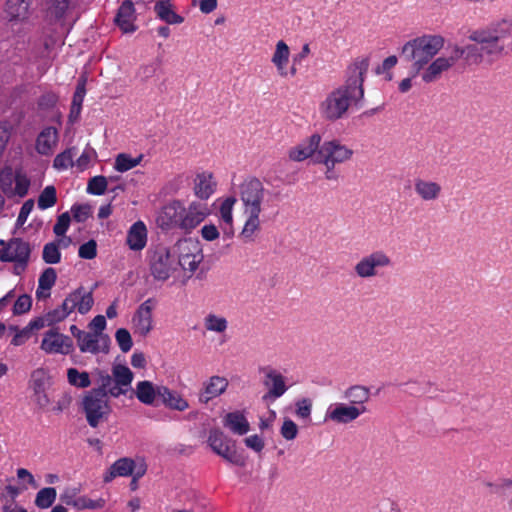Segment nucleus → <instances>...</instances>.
Masks as SVG:
<instances>
[{
    "mask_svg": "<svg viewBox=\"0 0 512 512\" xmlns=\"http://www.w3.org/2000/svg\"><path fill=\"white\" fill-rule=\"evenodd\" d=\"M512 34V19H501L490 23L486 27L472 30L468 39L478 44L484 58L492 63L495 58L504 52V45L500 40Z\"/></svg>",
    "mask_w": 512,
    "mask_h": 512,
    "instance_id": "nucleus-1",
    "label": "nucleus"
},
{
    "mask_svg": "<svg viewBox=\"0 0 512 512\" xmlns=\"http://www.w3.org/2000/svg\"><path fill=\"white\" fill-rule=\"evenodd\" d=\"M445 43L441 35H423L404 44L402 56L413 62V76H416L430 60L443 48Z\"/></svg>",
    "mask_w": 512,
    "mask_h": 512,
    "instance_id": "nucleus-2",
    "label": "nucleus"
},
{
    "mask_svg": "<svg viewBox=\"0 0 512 512\" xmlns=\"http://www.w3.org/2000/svg\"><path fill=\"white\" fill-rule=\"evenodd\" d=\"M361 100L340 86L332 89L319 103L320 117L327 122H336L345 118L351 107Z\"/></svg>",
    "mask_w": 512,
    "mask_h": 512,
    "instance_id": "nucleus-3",
    "label": "nucleus"
},
{
    "mask_svg": "<svg viewBox=\"0 0 512 512\" xmlns=\"http://www.w3.org/2000/svg\"><path fill=\"white\" fill-rule=\"evenodd\" d=\"M93 304L92 291H86L84 287H79L72 291L59 307L45 314L48 326L63 321L75 310L84 315L91 310Z\"/></svg>",
    "mask_w": 512,
    "mask_h": 512,
    "instance_id": "nucleus-4",
    "label": "nucleus"
},
{
    "mask_svg": "<svg viewBox=\"0 0 512 512\" xmlns=\"http://www.w3.org/2000/svg\"><path fill=\"white\" fill-rule=\"evenodd\" d=\"M269 191L263 182L255 176L246 177L238 186V195L243 212H262V204Z\"/></svg>",
    "mask_w": 512,
    "mask_h": 512,
    "instance_id": "nucleus-5",
    "label": "nucleus"
},
{
    "mask_svg": "<svg viewBox=\"0 0 512 512\" xmlns=\"http://www.w3.org/2000/svg\"><path fill=\"white\" fill-rule=\"evenodd\" d=\"M83 411L87 423L96 428L100 423L107 421L111 414V406L108 396L100 393V390H90L82 401Z\"/></svg>",
    "mask_w": 512,
    "mask_h": 512,
    "instance_id": "nucleus-6",
    "label": "nucleus"
},
{
    "mask_svg": "<svg viewBox=\"0 0 512 512\" xmlns=\"http://www.w3.org/2000/svg\"><path fill=\"white\" fill-rule=\"evenodd\" d=\"M393 265L391 257L383 250H374L362 256L354 265V273L361 279H372Z\"/></svg>",
    "mask_w": 512,
    "mask_h": 512,
    "instance_id": "nucleus-7",
    "label": "nucleus"
},
{
    "mask_svg": "<svg viewBox=\"0 0 512 512\" xmlns=\"http://www.w3.org/2000/svg\"><path fill=\"white\" fill-rule=\"evenodd\" d=\"M149 269L157 281H166L176 271L175 254L169 248L159 245L149 253Z\"/></svg>",
    "mask_w": 512,
    "mask_h": 512,
    "instance_id": "nucleus-8",
    "label": "nucleus"
},
{
    "mask_svg": "<svg viewBox=\"0 0 512 512\" xmlns=\"http://www.w3.org/2000/svg\"><path fill=\"white\" fill-rule=\"evenodd\" d=\"M369 57H357L352 60L345 71V81L341 88L356 96L361 101L364 98V80L369 69Z\"/></svg>",
    "mask_w": 512,
    "mask_h": 512,
    "instance_id": "nucleus-9",
    "label": "nucleus"
},
{
    "mask_svg": "<svg viewBox=\"0 0 512 512\" xmlns=\"http://www.w3.org/2000/svg\"><path fill=\"white\" fill-rule=\"evenodd\" d=\"M0 261L13 262L25 269L30 258V244L21 238H11L6 241L0 240Z\"/></svg>",
    "mask_w": 512,
    "mask_h": 512,
    "instance_id": "nucleus-10",
    "label": "nucleus"
},
{
    "mask_svg": "<svg viewBox=\"0 0 512 512\" xmlns=\"http://www.w3.org/2000/svg\"><path fill=\"white\" fill-rule=\"evenodd\" d=\"M208 444L213 452L224 458L229 463L237 466L244 465V459L237 452L234 441L225 436L219 429L210 430Z\"/></svg>",
    "mask_w": 512,
    "mask_h": 512,
    "instance_id": "nucleus-11",
    "label": "nucleus"
},
{
    "mask_svg": "<svg viewBox=\"0 0 512 512\" xmlns=\"http://www.w3.org/2000/svg\"><path fill=\"white\" fill-rule=\"evenodd\" d=\"M353 156V150L342 145L338 140L324 142L314 158L317 164H341L350 160Z\"/></svg>",
    "mask_w": 512,
    "mask_h": 512,
    "instance_id": "nucleus-12",
    "label": "nucleus"
},
{
    "mask_svg": "<svg viewBox=\"0 0 512 512\" xmlns=\"http://www.w3.org/2000/svg\"><path fill=\"white\" fill-rule=\"evenodd\" d=\"M259 372L263 375L262 384L267 389L262 397L264 401L276 400L288 390L285 377L277 369L267 365L260 367Z\"/></svg>",
    "mask_w": 512,
    "mask_h": 512,
    "instance_id": "nucleus-13",
    "label": "nucleus"
},
{
    "mask_svg": "<svg viewBox=\"0 0 512 512\" xmlns=\"http://www.w3.org/2000/svg\"><path fill=\"white\" fill-rule=\"evenodd\" d=\"M45 19L50 25L63 28L75 7L73 0H42Z\"/></svg>",
    "mask_w": 512,
    "mask_h": 512,
    "instance_id": "nucleus-14",
    "label": "nucleus"
},
{
    "mask_svg": "<svg viewBox=\"0 0 512 512\" xmlns=\"http://www.w3.org/2000/svg\"><path fill=\"white\" fill-rule=\"evenodd\" d=\"M176 247L178 252L177 265L181 266L183 270L196 271L203 259L198 243L185 239L178 241Z\"/></svg>",
    "mask_w": 512,
    "mask_h": 512,
    "instance_id": "nucleus-15",
    "label": "nucleus"
},
{
    "mask_svg": "<svg viewBox=\"0 0 512 512\" xmlns=\"http://www.w3.org/2000/svg\"><path fill=\"white\" fill-rule=\"evenodd\" d=\"M209 214L210 210L206 203L193 201L188 207L183 205L181 231L185 234L191 233Z\"/></svg>",
    "mask_w": 512,
    "mask_h": 512,
    "instance_id": "nucleus-16",
    "label": "nucleus"
},
{
    "mask_svg": "<svg viewBox=\"0 0 512 512\" xmlns=\"http://www.w3.org/2000/svg\"><path fill=\"white\" fill-rule=\"evenodd\" d=\"M157 301L154 298H148L139 305L132 317L135 333L141 336H147L153 329L152 312L156 307Z\"/></svg>",
    "mask_w": 512,
    "mask_h": 512,
    "instance_id": "nucleus-17",
    "label": "nucleus"
},
{
    "mask_svg": "<svg viewBox=\"0 0 512 512\" xmlns=\"http://www.w3.org/2000/svg\"><path fill=\"white\" fill-rule=\"evenodd\" d=\"M183 203L179 200L166 204L157 217V224L162 230H181Z\"/></svg>",
    "mask_w": 512,
    "mask_h": 512,
    "instance_id": "nucleus-18",
    "label": "nucleus"
},
{
    "mask_svg": "<svg viewBox=\"0 0 512 512\" xmlns=\"http://www.w3.org/2000/svg\"><path fill=\"white\" fill-rule=\"evenodd\" d=\"M73 348L72 339L56 329L48 330L42 339L41 349L46 353L69 354Z\"/></svg>",
    "mask_w": 512,
    "mask_h": 512,
    "instance_id": "nucleus-19",
    "label": "nucleus"
},
{
    "mask_svg": "<svg viewBox=\"0 0 512 512\" xmlns=\"http://www.w3.org/2000/svg\"><path fill=\"white\" fill-rule=\"evenodd\" d=\"M77 344L82 353H108L110 338L107 334L104 333H92L85 331L77 341Z\"/></svg>",
    "mask_w": 512,
    "mask_h": 512,
    "instance_id": "nucleus-20",
    "label": "nucleus"
},
{
    "mask_svg": "<svg viewBox=\"0 0 512 512\" xmlns=\"http://www.w3.org/2000/svg\"><path fill=\"white\" fill-rule=\"evenodd\" d=\"M320 142L321 136L318 133L312 134L289 150V159L295 162H301L314 155L316 156L320 148Z\"/></svg>",
    "mask_w": 512,
    "mask_h": 512,
    "instance_id": "nucleus-21",
    "label": "nucleus"
},
{
    "mask_svg": "<svg viewBox=\"0 0 512 512\" xmlns=\"http://www.w3.org/2000/svg\"><path fill=\"white\" fill-rule=\"evenodd\" d=\"M112 376L114 385L110 389V396L118 398L121 395H125L134 379L133 372L127 366L117 364L112 368Z\"/></svg>",
    "mask_w": 512,
    "mask_h": 512,
    "instance_id": "nucleus-22",
    "label": "nucleus"
},
{
    "mask_svg": "<svg viewBox=\"0 0 512 512\" xmlns=\"http://www.w3.org/2000/svg\"><path fill=\"white\" fill-rule=\"evenodd\" d=\"M366 411V407H357L340 403L333 409H329L327 411L326 418L336 423L347 424L357 419Z\"/></svg>",
    "mask_w": 512,
    "mask_h": 512,
    "instance_id": "nucleus-23",
    "label": "nucleus"
},
{
    "mask_svg": "<svg viewBox=\"0 0 512 512\" xmlns=\"http://www.w3.org/2000/svg\"><path fill=\"white\" fill-rule=\"evenodd\" d=\"M136 10L131 0H124L118 8L115 23L124 33L136 31Z\"/></svg>",
    "mask_w": 512,
    "mask_h": 512,
    "instance_id": "nucleus-24",
    "label": "nucleus"
},
{
    "mask_svg": "<svg viewBox=\"0 0 512 512\" xmlns=\"http://www.w3.org/2000/svg\"><path fill=\"white\" fill-rule=\"evenodd\" d=\"M139 461L129 457H122L116 460L109 469L103 474V482L109 483L116 477H128L135 473Z\"/></svg>",
    "mask_w": 512,
    "mask_h": 512,
    "instance_id": "nucleus-25",
    "label": "nucleus"
},
{
    "mask_svg": "<svg viewBox=\"0 0 512 512\" xmlns=\"http://www.w3.org/2000/svg\"><path fill=\"white\" fill-rule=\"evenodd\" d=\"M228 387V380L221 376H212L203 384L199 392L198 399L202 404H207L210 400L220 396Z\"/></svg>",
    "mask_w": 512,
    "mask_h": 512,
    "instance_id": "nucleus-26",
    "label": "nucleus"
},
{
    "mask_svg": "<svg viewBox=\"0 0 512 512\" xmlns=\"http://www.w3.org/2000/svg\"><path fill=\"white\" fill-rule=\"evenodd\" d=\"M455 63L456 60L454 59L453 53H451L449 57L436 58L422 73V80L425 83L436 81L444 71L450 69Z\"/></svg>",
    "mask_w": 512,
    "mask_h": 512,
    "instance_id": "nucleus-27",
    "label": "nucleus"
},
{
    "mask_svg": "<svg viewBox=\"0 0 512 512\" xmlns=\"http://www.w3.org/2000/svg\"><path fill=\"white\" fill-rule=\"evenodd\" d=\"M414 190L417 196L425 202L437 200L442 193V187L438 182L423 178L414 180Z\"/></svg>",
    "mask_w": 512,
    "mask_h": 512,
    "instance_id": "nucleus-28",
    "label": "nucleus"
},
{
    "mask_svg": "<svg viewBox=\"0 0 512 512\" xmlns=\"http://www.w3.org/2000/svg\"><path fill=\"white\" fill-rule=\"evenodd\" d=\"M58 143V131L55 127H45L37 136L35 149L40 155H51Z\"/></svg>",
    "mask_w": 512,
    "mask_h": 512,
    "instance_id": "nucleus-29",
    "label": "nucleus"
},
{
    "mask_svg": "<svg viewBox=\"0 0 512 512\" xmlns=\"http://www.w3.org/2000/svg\"><path fill=\"white\" fill-rule=\"evenodd\" d=\"M147 228L143 221L132 224L127 232L126 243L133 251H141L147 244Z\"/></svg>",
    "mask_w": 512,
    "mask_h": 512,
    "instance_id": "nucleus-30",
    "label": "nucleus"
},
{
    "mask_svg": "<svg viewBox=\"0 0 512 512\" xmlns=\"http://www.w3.org/2000/svg\"><path fill=\"white\" fill-rule=\"evenodd\" d=\"M133 394L142 404L156 406V400L159 398V386H155L151 381L142 380L136 384Z\"/></svg>",
    "mask_w": 512,
    "mask_h": 512,
    "instance_id": "nucleus-31",
    "label": "nucleus"
},
{
    "mask_svg": "<svg viewBox=\"0 0 512 512\" xmlns=\"http://www.w3.org/2000/svg\"><path fill=\"white\" fill-rule=\"evenodd\" d=\"M452 53L456 62L463 58L467 65H479L485 60L478 44L475 42L464 47L455 45Z\"/></svg>",
    "mask_w": 512,
    "mask_h": 512,
    "instance_id": "nucleus-32",
    "label": "nucleus"
},
{
    "mask_svg": "<svg viewBox=\"0 0 512 512\" xmlns=\"http://www.w3.org/2000/svg\"><path fill=\"white\" fill-rule=\"evenodd\" d=\"M216 182L210 172H202L194 179V193L201 200H207L215 192Z\"/></svg>",
    "mask_w": 512,
    "mask_h": 512,
    "instance_id": "nucleus-33",
    "label": "nucleus"
},
{
    "mask_svg": "<svg viewBox=\"0 0 512 512\" xmlns=\"http://www.w3.org/2000/svg\"><path fill=\"white\" fill-rule=\"evenodd\" d=\"M159 398L166 407L172 410L184 411L189 407L187 400L164 385H159Z\"/></svg>",
    "mask_w": 512,
    "mask_h": 512,
    "instance_id": "nucleus-34",
    "label": "nucleus"
},
{
    "mask_svg": "<svg viewBox=\"0 0 512 512\" xmlns=\"http://www.w3.org/2000/svg\"><path fill=\"white\" fill-rule=\"evenodd\" d=\"M32 0H7L5 12L10 21H24L29 17Z\"/></svg>",
    "mask_w": 512,
    "mask_h": 512,
    "instance_id": "nucleus-35",
    "label": "nucleus"
},
{
    "mask_svg": "<svg viewBox=\"0 0 512 512\" xmlns=\"http://www.w3.org/2000/svg\"><path fill=\"white\" fill-rule=\"evenodd\" d=\"M154 12L157 17L169 25L181 24L184 18L174 11L171 0H159L155 3Z\"/></svg>",
    "mask_w": 512,
    "mask_h": 512,
    "instance_id": "nucleus-36",
    "label": "nucleus"
},
{
    "mask_svg": "<svg viewBox=\"0 0 512 512\" xmlns=\"http://www.w3.org/2000/svg\"><path fill=\"white\" fill-rule=\"evenodd\" d=\"M289 57L290 49L288 45L283 40H279L276 43L271 62L275 65L277 72L281 77H286L288 75L286 66L289 62Z\"/></svg>",
    "mask_w": 512,
    "mask_h": 512,
    "instance_id": "nucleus-37",
    "label": "nucleus"
},
{
    "mask_svg": "<svg viewBox=\"0 0 512 512\" xmlns=\"http://www.w3.org/2000/svg\"><path fill=\"white\" fill-rule=\"evenodd\" d=\"M236 198L231 196L227 197L220 206V218L224 223V227H222L223 234L227 238H231L234 234L233 231V206L236 203Z\"/></svg>",
    "mask_w": 512,
    "mask_h": 512,
    "instance_id": "nucleus-38",
    "label": "nucleus"
},
{
    "mask_svg": "<svg viewBox=\"0 0 512 512\" xmlns=\"http://www.w3.org/2000/svg\"><path fill=\"white\" fill-rule=\"evenodd\" d=\"M344 398L347 399L352 406L366 407L370 399V389L364 385H353L344 392Z\"/></svg>",
    "mask_w": 512,
    "mask_h": 512,
    "instance_id": "nucleus-39",
    "label": "nucleus"
},
{
    "mask_svg": "<svg viewBox=\"0 0 512 512\" xmlns=\"http://www.w3.org/2000/svg\"><path fill=\"white\" fill-rule=\"evenodd\" d=\"M246 215V221L240 233V237L244 242H253L255 240V233L260 230V214L261 212H243Z\"/></svg>",
    "mask_w": 512,
    "mask_h": 512,
    "instance_id": "nucleus-40",
    "label": "nucleus"
},
{
    "mask_svg": "<svg viewBox=\"0 0 512 512\" xmlns=\"http://www.w3.org/2000/svg\"><path fill=\"white\" fill-rule=\"evenodd\" d=\"M65 503L79 510H96L103 508L106 504V501L103 498L91 499L87 496L75 497L74 495L73 497L66 496Z\"/></svg>",
    "mask_w": 512,
    "mask_h": 512,
    "instance_id": "nucleus-41",
    "label": "nucleus"
},
{
    "mask_svg": "<svg viewBox=\"0 0 512 512\" xmlns=\"http://www.w3.org/2000/svg\"><path fill=\"white\" fill-rule=\"evenodd\" d=\"M224 425L233 433L244 435L249 431V423L245 416L240 412H230L225 416Z\"/></svg>",
    "mask_w": 512,
    "mask_h": 512,
    "instance_id": "nucleus-42",
    "label": "nucleus"
},
{
    "mask_svg": "<svg viewBox=\"0 0 512 512\" xmlns=\"http://www.w3.org/2000/svg\"><path fill=\"white\" fill-rule=\"evenodd\" d=\"M63 239H59L57 241L49 242L44 245L42 251V259L47 264H57L61 260V252L59 245L63 242Z\"/></svg>",
    "mask_w": 512,
    "mask_h": 512,
    "instance_id": "nucleus-43",
    "label": "nucleus"
},
{
    "mask_svg": "<svg viewBox=\"0 0 512 512\" xmlns=\"http://www.w3.org/2000/svg\"><path fill=\"white\" fill-rule=\"evenodd\" d=\"M16 172L11 167H5L0 172V189L8 198L13 197V183H15Z\"/></svg>",
    "mask_w": 512,
    "mask_h": 512,
    "instance_id": "nucleus-44",
    "label": "nucleus"
},
{
    "mask_svg": "<svg viewBox=\"0 0 512 512\" xmlns=\"http://www.w3.org/2000/svg\"><path fill=\"white\" fill-rule=\"evenodd\" d=\"M68 383L77 388H87L91 385L89 373L86 371L80 372L76 368H69L67 370Z\"/></svg>",
    "mask_w": 512,
    "mask_h": 512,
    "instance_id": "nucleus-45",
    "label": "nucleus"
},
{
    "mask_svg": "<svg viewBox=\"0 0 512 512\" xmlns=\"http://www.w3.org/2000/svg\"><path fill=\"white\" fill-rule=\"evenodd\" d=\"M143 155H139L136 158L131 157L126 153H120L115 159L114 168L118 172H126L139 165L142 161Z\"/></svg>",
    "mask_w": 512,
    "mask_h": 512,
    "instance_id": "nucleus-46",
    "label": "nucleus"
},
{
    "mask_svg": "<svg viewBox=\"0 0 512 512\" xmlns=\"http://www.w3.org/2000/svg\"><path fill=\"white\" fill-rule=\"evenodd\" d=\"M57 496L56 489L53 487H45L38 491L35 498V505L38 508L46 509L52 506Z\"/></svg>",
    "mask_w": 512,
    "mask_h": 512,
    "instance_id": "nucleus-47",
    "label": "nucleus"
},
{
    "mask_svg": "<svg viewBox=\"0 0 512 512\" xmlns=\"http://www.w3.org/2000/svg\"><path fill=\"white\" fill-rule=\"evenodd\" d=\"M57 202V192L53 185L46 186L40 193L37 201L38 208L46 210L53 207Z\"/></svg>",
    "mask_w": 512,
    "mask_h": 512,
    "instance_id": "nucleus-48",
    "label": "nucleus"
},
{
    "mask_svg": "<svg viewBox=\"0 0 512 512\" xmlns=\"http://www.w3.org/2000/svg\"><path fill=\"white\" fill-rule=\"evenodd\" d=\"M204 326L208 331L223 333L228 327V322L226 318L210 313L204 319Z\"/></svg>",
    "mask_w": 512,
    "mask_h": 512,
    "instance_id": "nucleus-49",
    "label": "nucleus"
},
{
    "mask_svg": "<svg viewBox=\"0 0 512 512\" xmlns=\"http://www.w3.org/2000/svg\"><path fill=\"white\" fill-rule=\"evenodd\" d=\"M75 148H68L59 153L53 161V167L57 170H66L73 166Z\"/></svg>",
    "mask_w": 512,
    "mask_h": 512,
    "instance_id": "nucleus-50",
    "label": "nucleus"
},
{
    "mask_svg": "<svg viewBox=\"0 0 512 512\" xmlns=\"http://www.w3.org/2000/svg\"><path fill=\"white\" fill-rule=\"evenodd\" d=\"M30 187V179L21 171H16L15 187L13 188V196L25 197Z\"/></svg>",
    "mask_w": 512,
    "mask_h": 512,
    "instance_id": "nucleus-51",
    "label": "nucleus"
},
{
    "mask_svg": "<svg viewBox=\"0 0 512 512\" xmlns=\"http://www.w3.org/2000/svg\"><path fill=\"white\" fill-rule=\"evenodd\" d=\"M107 189L106 177L99 175L92 177L87 184V192L92 195H103Z\"/></svg>",
    "mask_w": 512,
    "mask_h": 512,
    "instance_id": "nucleus-52",
    "label": "nucleus"
},
{
    "mask_svg": "<svg viewBox=\"0 0 512 512\" xmlns=\"http://www.w3.org/2000/svg\"><path fill=\"white\" fill-rule=\"evenodd\" d=\"M116 342L123 353H127L133 346L130 332L125 328H119L115 333Z\"/></svg>",
    "mask_w": 512,
    "mask_h": 512,
    "instance_id": "nucleus-53",
    "label": "nucleus"
},
{
    "mask_svg": "<svg viewBox=\"0 0 512 512\" xmlns=\"http://www.w3.org/2000/svg\"><path fill=\"white\" fill-rule=\"evenodd\" d=\"M57 279V274L54 268H46L38 279L39 288H44L46 291H50L54 286Z\"/></svg>",
    "mask_w": 512,
    "mask_h": 512,
    "instance_id": "nucleus-54",
    "label": "nucleus"
},
{
    "mask_svg": "<svg viewBox=\"0 0 512 512\" xmlns=\"http://www.w3.org/2000/svg\"><path fill=\"white\" fill-rule=\"evenodd\" d=\"M97 382L99 384V387L93 388L92 390H100L101 394L105 396H110V389H112L114 385L113 376L109 375L105 371H99Z\"/></svg>",
    "mask_w": 512,
    "mask_h": 512,
    "instance_id": "nucleus-55",
    "label": "nucleus"
},
{
    "mask_svg": "<svg viewBox=\"0 0 512 512\" xmlns=\"http://www.w3.org/2000/svg\"><path fill=\"white\" fill-rule=\"evenodd\" d=\"M71 213L76 222L82 223L89 218L91 207L88 204H75L71 207Z\"/></svg>",
    "mask_w": 512,
    "mask_h": 512,
    "instance_id": "nucleus-56",
    "label": "nucleus"
},
{
    "mask_svg": "<svg viewBox=\"0 0 512 512\" xmlns=\"http://www.w3.org/2000/svg\"><path fill=\"white\" fill-rule=\"evenodd\" d=\"M78 255L82 259L91 260L97 256V243L91 239L86 243L80 245Z\"/></svg>",
    "mask_w": 512,
    "mask_h": 512,
    "instance_id": "nucleus-57",
    "label": "nucleus"
},
{
    "mask_svg": "<svg viewBox=\"0 0 512 512\" xmlns=\"http://www.w3.org/2000/svg\"><path fill=\"white\" fill-rule=\"evenodd\" d=\"M32 306V298L27 294L20 295L14 303L13 313L21 315L27 313Z\"/></svg>",
    "mask_w": 512,
    "mask_h": 512,
    "instance_id": "nucleus-58",
    "label": "nucleus"
},
{
    "mask_svg": "<svg viewBox=\"0 0 512 512\" xmlns=\"http://www.w3.org/2000/svg\"><path fill=\"white\" fill-rule=\"evenodd\" d=\"M86 82L87 78L85 76H81L78 79L71 104L82 106L84 97L86 95Z\"/></svg>",
    "mask_w": 512,
    "mask_h": 512,
    "instance_id": "nucleus-59",
    "label": "nucleus"
},
{
    "mask_svg": "<svg viewBox=\"0 0 512 512\" xmlns=\"http://www.w3.org/2000/svg\"><path fill=\"white\" fill-rule=\"evenodd\" d=\"M70 215L68 212L62 213L58 216L57 221L53 227V232L56 236H64L70 225Z\"/></svg>",
    "mask_w": 512,
    "mask_h": 512,
    "instance_id": "nucleus-60",
    "label": "nucleus"
},
{
    "mask_svg": "<svg viewBox=\"0 0 512 512\" xmlns=\"http://www.w3.org/2000/svg\"><path fill=\"white\" fill-rule=\"evenodd\" d=\"M280 433L282 437L288 441L294 440L298 434V427L291 419H285L283 421Z\"/></svg>",
    "mask_w": 512,
    "mask_h": 512,
    "instance_id": "nucleus-61",
    "label": "nucleus"
},
{
    "mask_svg": "<svg viewBox=\"0 0 512 512\" xmlns=\"http://www.w3.org/2000/svg\"><path fill=\"white\" fill-rule=\"evenodd\" d=\"M295 406V413L299 418L307 419L310 417L312 410V401L309 398H302L298 400Z\"/></svg>",
    "mask_w": 512,
    "mask_h": 512,
    "instance_id": "nucleus-62",
    "label": "nucleus"
},
{
    "mask_svg": "<svg viewBox=\"0 0 512 512\" xmlns=\"http://www.w3.org/2000/svg\"><path fill=\"white\" fill-rule=\"evenodd\" d=\"M58 101V96L54 92H46L38 99V107L42 110L53 108Z\"/></svg>",
    "mask_w": 512,
    "mask_h": 512,
    "instance_id": "nucleus-63",
    "label": "nucleus"
},
{
    "mask_svg": "<svg viewBox=\"0 0 512 512\" xmlns=\"http://www.w3.org/2000/svg\"><path fill=\"white\" fill-rule=\"evenodd\" d=\"M33 208H34V200L33 199H28L23 203V205L20 208L17 220H16V225L18 227H21L25 224V222L27 221V218H28L29 214L31 213V211L33 210Z\"/></svg>",
    "mask_w": 512,
    "mask_h": 512,
    "instance_id": "nucleus-64",
    "label": "nucleus"
}]
</instances>
